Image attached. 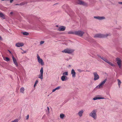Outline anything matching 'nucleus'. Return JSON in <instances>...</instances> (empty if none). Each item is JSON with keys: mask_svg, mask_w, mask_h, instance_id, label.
I'll list each match as a JSON object with an SVG mask.
<instances>
[{"mask_svg": "<svg viewBox=\"0 0 122 122\" xmlns=\"http://www.w3.org/2000/svg\"><path fill=\"white\" fill-rule=\"evenodd\" d=\"M97 110H94L90 113L89 116L93 118L94 119H96L97 118Z\"/></svg>", "mask_w": 122, "mask_h": 122, "instance_id": "1", "label": "nucleus"}, {"mask_svg": "<svg viewBox=\"0 0 122 122\" xmlns=\"http://www.w3.org/2000/svg\"><path fill=\"white\" fill-rule=\"evenodd\" d=\"M110 36V34H106V35L99 34L95 35L94 36V38L98 37L100 38H103L107 37L108 36Z\"/></svg>", "mask_w": 122, "mask_h": 122, "instance_id": "2", "label": "nucleus"}, {"mask_svg": "<svg viewBox=\"0 0 122 122\" xmlns=\"http://www.w3.org/2000/svg\"><path fill=\"white\" fill-rule=\"evenodd\" d=\"M74 50L70 48H66L62 51V52L69 54H71L74 52Z\"/></svg>", "mask_w": 122, "mask_h": 122, "instance_id": "3", "label": "nucleus"}, {"mask_svg": "<svg viewBox=\"0 0 122 122\" xmlns=\"http://www.w3.org/2000/svg\"><path fill=\"white\" fill-rule=\"evenodd\" d=\"M107 80V79H105L104 81H102L100 84L98 85L96 87L99 89L102 88L104 84L105 83Z\"/></svg>", "mask_w": 122, "mask_h": 122, "instance_id": "4", "label": "nucleus"}, {"mask_svg": "<svg viewBox=\"0 0 122 122\" xmlns=\"http://www.w3.org/2000/svg\"><path fill=\"white\" fill-rule=\"evenodd\" d=\"M84 32L82 31L79 30L75 31V34L77 35L80 36H82Z\"/></svg>", "mask_w": 122, "mask_h": 122, "instance_id": "5", "label": "nucleus"}, {"mask_svg": "<svg viewBox=\"0 0 122 122\" xmlns=\"http://www.w3.org/2000/svg\"><path fill=\"white\" fill-rule=\"evenodd\" d=\"M37 58L39 63H40L41 65H43L44 63L42 59L40 58V56L38 54L37 55Z\"/></svg>", "mask_w": 122, "mask_h": 122, "instance_id": "6", "label": "nucleus"}, {"mask_svg": "<svg viewBox=\"0 0 122 122\" xmlns=\"http://www.w3.org/2000/svg\"><path fill=\"white\" fill-rule=\"evenodd\" d=\"M41 73L39 75L38 78L41 79H43V68L42 67L40 70Z\"/></svg>", "mask_w": 122, "mask_h": 122, "instance_id": "7", "label": "nucleus"}, {"mask_svg": "<svg viewBox=\"0 0 122 122\" xmlns=\"http://www.w3.org/2000/svg\"><path fill=\"white\" fill-rule=\"evenodd\" d=\"M77 3L81 5H83L86 6H87V3L81 0H78Z\"/></svg>", "mask_w": 122, "mask_h": 122, "instance_id": "8", "label": "nucleus"}, {"mask_svg": "<svg viewBox=\"0 0 122 122\" xmlns=\"http://www.w3.org/2000/svg\"><path fill=\"white\" fill-rule=\"evenodd\" d=\"M93 74L94 75V80L96 81L98 80L99 78V77L98 75L97 74V72H94Z\"/></svg>", "mask_w": 122, "mask_h": 122, "instance_id": "9", "label": "nucleus"}, {"mask_svg": "<svg viewBox=\"0 0 122 122\" xmlns=\"http://www.w3.org/2000/svg\"><path fill=\"white\" fill-rule=\"evenodd\" d=\"M116 60L117 61V63L119 66V68H121V61L120 59L118 58H117Z\"/></svg>", "mask_w": 122, "mask_h": 122, "instance_id": "10", "label": "nucleus"}, {"mask_svg": "<svg viewBox=\"0 0 122 122\" xmlns=\"http://www.w3.org/2000/svg\"><path fill=\"white\" fill-rule=\"evenodd\" d=\"M24 45V44L22 42H18L16 43L15 46L17 47H22Z\"/></svg>", "mask_w": 122, "mask_h": 122, "instance_id": "11", "label": "nucleus"}, {"mask_svg": "<svg viewBox=\"0 0 122 122\" xmlns=\"http://www.w3.org/2000/svg\"><path fill=\"white\" fill-rule=\"evenodd\" d=\"M94 18L95 19H96L99 20H102L105 19V17L104 16H95L94 17Z\"/></svg>", "mask_w": 122, "mask_h": 122, "instance_id": "12", "label": "nucleus"}, {"mask_svg": "<svg viewBox=\"0 0 122 122\" xmlns=\"http://www.w3.org/2000/svg\"><path fill=\"white\" fill-rule=\"evenodd\" d=\"M66 29V27L63 26H61L59 27L58 29L59 31H64Z\"/></svg>", "mask_w": 122, "mask_h": 122, "instance_id": "13", "label": "nucleus"}, {"mask_svg": "<svg viewBox=\"0 0 122 122\" xmlns=\"http://www.w3.org/2000/svg\"><path fill=\"white\" fill-rule=\"evenodd\" d=\"M12 59L14 63L16 65V66H18V63L16 61V59L13 56H12Z\"/></svg>", "mask_w": 122, "mask_h": 122, "instance_id": "14", "label": "nucleus"}, {"mask_svg": "<svg viewBox=\"0 0 122 122\" xmlns=\"http://www.w3.org/2000/svg\"><path fill=\"white\" fill-rule=\"evenodd\" d=\"M71 74H72V77H76V73L73 69H72L71 71Z\"/></svg>", "mask_w": 122, "mask_h": 122, "instance_id": "15", "label": "nucleus"}, {"mask_svg": "<svg viewBox=\"0 0 122 122\" xmlns=\"http://www.w3.org/2000/svg\"><path fill=\"white\" fill-rule=\"evenodd\" d=\"M67 78L66 76L63 75L61 76V79L62 81H65L67 79Z\"/></svg>", "mask_w": 122, "mask_h": 122, "instance_id": "16", "label": "nucleus"}, {"mask_svg": "<svg viewBox=\"0 0 122 122\" xmlns=\"http://www.w3.org/2000/svg\"><path fill=\"white\" fill-rule=\"evenodd\" d=\"M104 99V98L103 97H94L93 99L94 100H95L97 99Z\"/></svg>", "mask_w": 122, "mask_h": 122, "instance_id": "17", "label": "nucleus"}, {"mask_svg": "<svg viewBox=\"0 0 122 122\" xmlns=\"http://www.w3.org/2000/svg\"><path fill=\"white\" fill-rule=\"evenodd\" d=\"M83 112V111L82 110L81 111H79L78 113V114L80 117H81L82 116V114Z\"/></svg>", "mask_w": 122, "mask_h": 122, "instance_id": "18", "label": "nucleus"}, {"mask_svg": "<svg viewBox=\"0 0 122 122\" xmlns=\"http://www.w3.org/2000/svg\"><path fill=\"white\" fill-rule=\"evenodd\" d=\"M25 89L24 87H22L21 88L20 90V92L22 93H24V91Z\"/></svg>", "mask_w": 122, "mask_h": 122, "instance_id": "19", "label": "nucleus"}, {"mask_svg": "<svg viewBox=\"0 0 122 122\" xmlns=\"http://www.w3.org/2000/svg\"><path fill=\"white\" fill-rule=\"evenodd\" d=\"M0 17L4 19L5 18L4 15L2 13H0Z\"/></svg>", "mask_w": 122, "mask_h": 122, "instance_id": "20", "label": "nucleus"}, {"mask_svg": "<svg viewBox=\"0 0 122 122\" xmlns=\"http://www.w3.org/2000/svg\"><path fill=\"white\" fill-rule=\"evenodd\" d=\"M68 34H75V31L74 32L72 31H70L68 32Z\"/></svg>", "mask_w": 122, "mask_h": 122, "instance_id": "21", "label": "nucleus"}, {"mask_svg": "<svg viewBox=\"0 0 122 122\" xmlns=\"http://www.w3.org/2000/svg\"><path fill=\"white\" fill-rule=\"evenodd\" d=\"M107 63H108L109 64L111 65V66H115V65L114 64H113L111 62L109 61H107Z\"/></svg>", "mask_w": 122, "mask_h": 122, "instance_id": "22", "label": "nucleus"}, {"mask_svg": "<svg viewBox=\"0 0 122 122\" xmlns=\"http://www.w3.org/2000/svg\"><path fill=\"white\" fill-rule=\"evenodd\" d=\"M117 80L118 81V86L120 88V84L121 83V82L120 81L119 79H118Z\"/></svg>", "mask_w": 122, "mask_h": 122, "instance_id": "23", "label": "nucleus"}, {"mask_svg": "<svg viewBox=\"0 0 122 122\" xmlns=\"http://www.w3.org/2000/svg\"><path fill=\"white\" fill-rule=\"evenodd\" d=\"M4 60L7 61H10V59L8 57H5L4 58Z\"/></svg>", "mask_w": 122, "mask_h": 122, "instance_id": "24", "label": "nucleus"}, {"mask_svg": "<svg viewBox=\"0 0 122 122\" xmlns=\"http://www.w3.org/2000/svg\"><path fill=\"white\" fill-rule=\"evenodd\" d=\"M38 81L37 80H36V81L35 82V83L34 84V87H35H35L36 85L38 83Z\"/></svg>", "mask_w": 122, "mask_h": 122, "instance_id": "25", "label": "nucleus"}, {"mask_svg": "<svg viewBox=\"0 0 122 122\" xmlns=\"http://www.w3.org/2000/svg\"><path fill=\"white\" fill-rule=\"evenodd\" d=\"M23 34L24 35L27 36L29 35V33L27 32H25L23 33Z\"/></svg>", "mask_w": 122, "mask_h": 122, "instance_id": "26", "label": "nucleus"}, {"mask_svg": "<svg viewBox=\"0 0 122 122\" xmlns=\"http://www.w3.org/2000/svg\"><path fill=\"white\" fill-rule=\"evenodd\" d=\"M19 121V119H15L13 121H12L11 122H18Z\"/></svg>", "mask_w": 122, "mask_h": 122, "instance_id": "27", "label": "nucleus"}, {"mask_svg": "<svg viewBox=\"0 0 122 122\" xmlns=\"http://www.w3.org/2000/svg\"><path fill=\"white\" fill-rule=\"evenodd\" d=\"M64 116V115L63 114H61L60 115V117L62 119Z\"/></svg>", "mask_w": 122, "mask_h": 122, "instance_id": "28", "label": "nucleus"}, {"mask_svg": "<svg viewBox=\"0 0 122 122\" xmlns=\"http://www.w3.org/2000/svg\"><path fill=\"white\" fill-rule=\"evenodd\" d=\"M63 75H65L66 76H67L68 75V72H65L63 74Z\"/></svg>", "mask_w": 122, "mask_h": 122, "instance_id": "29", "label": "nucleus"}, {"mask_svg": "<svg viewBox=\"0 0 122 122\" xmlns=\"http://www.w3.org/2000/svg\"><path fill=\"white\" fill-rule=\"evenodd\" d=\"M61 88V86H58L57 87H56L55 88L56 89V90H58L59 89H60Z\"/></svg>", "mask_w": 122, "mask_h": 122, "instance_id": "30", "label": "nucleus"}, {"mask_svg": "<svg viewBox=\"0 0 122 122\" xmlns=\"http://www.w3.org/2000/svg\"><path fill=\"white\" fill-rule=\"evenodd\" d=\"M103 60H104V61H105L107 63V61H108V60L106 59V58H104L103 59Z\"/></svg>", "mask_w": 122, "mask_h": 122, "instance_id": "31", "label": "nucleus"}, {"mask_svg": "<svg viewBox=\"0 0 122 122\" xmlns=\"http://www.w3.org/2000/svg\"><path fill=\"white\" fill-rule=\"evenodd\" d=\"M29 117V115H28L27 116L25 117V118L26 120H28V119Z\"/></svg>", "mask_w": 122, "mask_h": 122, "instance_id": "32", "label": "nucleus"}, {"mask_svg": "<svg viewBox=\"0 0 122 122\" xmlns=\"http://www.w3.org/2000/svg\"><path fill=\"white\" fill-rule=\"evenodd\" d=\"M77 70L79 71V72H81L83 71H82L80 69H77Z\"/></svg>", "mask_w": 122, "mask_h": 122, "instance_id": "33", "label": "nucleus"}, {"mask_svg": "<svg viewBox=\"0 0 122 122\" xmlns=\"http://www.w3.org/2000/svg\"><path fill=\"white\" fill-rule=\"evenodd\" d=\"M25 3L24 2H22L20 3V5H24L25 4Z\"/></svg>", "mask_w": 122, "mask_h": 122, "instance_id": "34", "label": "nucleus"}, {"mask_svg": "<svg viewBox=\"0 0 122 122\" xmlns=\"http://www.w3.org/2000/svg\"><path fill=\"white\" fill-rule=\"evenodd\" d=\"M44 43V41H41L40 42V44H42Z\"/></svg>", "mask_w": 122, "mask_h": 122, "instance_id": "35", "label": "nucleus"}, {"mask_svg": "<svg viewBox=\"0 0 122 122\" xmlns=\"http://www.w3.org/2000/svg\"><path fill=\"white\" fill-rule=\"evenodd\" d=\"M56 88H55V89H53L52 91V92H54L55 91H56Z\"/></svg>", "mask_w": 122, "mask_h": 122, "instance_id": "36", "label": "nucleus"}, {"mask_svg": "<svg viewBox=\"0 0 122 122\" xmlns=\"http://www.w3.org/2000/svg\"><path fill=\"white\" fill-rule=\"evenodd\" d=\"M24 52H22V54H23L24 53H25L26 52V51H23Z\"/></svg>", "mask_w": 122, "mask_h": 122, "instance_id": "37", "label": "nucleus"}, {"mask_svg": "<svg viewBox=\"0 0 122 122\" xmlns=\"http://www.w3.org/2000/svg\"><path fill=\"white\" fill-rule=\"evenodd\" d=\"M14 0H10V3H12L13 1Z\"/></svg>", "mask_w": 122, "mask_h": 122, "instance_id": "38", "label": "nucleus"}, {"mask_svg": "<svg viewBox=\"0 0 122 122\" xmlns=\"http://www.w3.org/2000/svg\"><path fill=\"white\" fill-rule=\"evenodd\" d=\"M47 110H48V111L49 112V108L48 107H47Z\"/></svg>", "mask_w": 122, "mask_h": 122, "instance_id": "39", "label": "nucleus"}, {"mask_svg": "<svg viewBox=\"0 0 122 122\" xmlns=\"http://www.w3.org/2000/svg\"><path fill=\"white\" fill-rule=\"evenodd\" d=\"M118 3L121 4H122V2H119Z\"/></svg>", "mask_w": 122, "mask_h": 122, "instance_id": "40", "label": "nucleus"}, {"mask_svg": "<svg viewBox=\"0 0 122 122\" xmlns=\"http://www.w3.org/2000/svg\"><path fill=\"white\" fill-rule=\"evenodd\" d=\"M104 58V57H101V59H102V60H103V59Z\"/></svg>", "mask_w": 122, "mask_h": 122, "instance_id": "41", "label": "nucleus"}, {"mask_svg": "<svg viewBox=\"0 0 122 122\" xmlns=\"http://www.w3.org/2000/svg\"><path fill=\"white\" fill-rule=\"evenodd\" d=\"M97 56H98V57H99L101 58V57H101V56H100L99 55H97Z\"/></svg>", "mask_w": 122, "mask_h": 122, "instance_id": "42", "label": "nucleus"}, {"mask_svg": "<svg viewBox=\"0 0 122 122\" xmlns=\"http://www.w3.org/2000/svg\"><path fill=\"white\" fill-rule=\"evenodd\" d=\"M13 12H10V14L11 15V14H13Z\"/></svg>", "mask_w": 122, "mask_h": 122, "instance_id": "43", "label": "nucleus"}, {"mask_svg": "<svg viewBox=\"0 0 122 122\" xmlns=\"http://www.w3.org/2000/svg\"><path fill=\"white\" fill-rule=\"evenodd\" d=\"M20 5V4H16L15 5Z\"/></svg>", "mask_w": 122, "mask_h": 122, "instance_id": "44", "label": "nucleus"}, {"mask_svg": "<svg viewBox=\"0 0 122 122\" xmlns=\"http://www.w3.org/2000/svg\"><path fill=\"white\" fill-rule=\"evenodd\" d=\"M9 51V52H10V53H11V51Z\"/></svg>", "mask_w": 122, "mask_h": 122, "instance_id": "45", "label": "nucleus"}, {"mask_svg": "<svg viewBox=\"0 0 122 122\" xmlns=\"http://www.w3.org/2000/svg\"><path fill=\"white\" fill-rule=\"evenodd\" d=\"M1 39V37L0 36V40Z\"/></svg>", "mask_w": 122, "mask_h": 122, "instance_id": "46", "label": "nucleus"}]
</instances>
